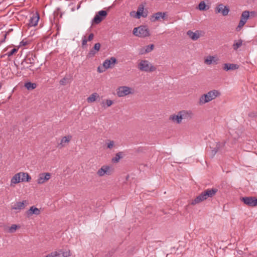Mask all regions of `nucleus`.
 <instances>
[{
  "mask_svg": "<svg viewBox=\"0 0 257 257\" xmlns=\"http://www.w3.org/2000/svg\"><path fill=\"white\" fill-rule=\"evenodd\" d=\"M28 216H31L33 214L39 215L40 214V210L34 206H32L27 211Z\"/></svg>",
  "mask_w": 257,
  "mask_h": 257,
  "instance_id": "23",
  "label": "nucleus"
},
{
  "mask_svg": "<svg viewBox=\"0 0 257 257\" xmlns=\"http://www.w3.org/2000/svg\"><path fill=\"white\" fill-rule=\"evenodd\" d=\"M72 139V136L70 135H68L67 136H65L62 138L61 141V143L59 144L61 146V147H63L65 146V143H68Z\"/></svg>",
  "mask_w": 257,
  "mask_h": 257,
  "instance_id": "26",
  "label": "nucleus"
},
{
  "mask_svg": "<svg viewBox=\"0 0 257 257\" xmlns=\"http://www.w3.org/2000/svg\"><path fill=\"white\" fill-rule=\"evenodd\" d=\"M217 191L218 189L217 188H213L206 189L202 192V193H203L204 198L206 200L208 198H212L215 196Z\"/></svg>",
  "mask_w": 257,
  "mask_h": 257,
  "instance_id": "12",
  "label": "nucleus"
},
{
  "mask_svg": "<svg viewBox=\"0 0 257 257\" xmlns=\"http://www.w3.org/2000/svg\"><path fill=\"white\" fill-rule=\"evenodd\" d=\"M5 56V55H0V58H3Z\"/></svg>",
  "mask_w": 257,
  "mask_h": 257,
  "instance_id": "52",
  "label": "nucleus"
},
{
  "mask_svg": "<svg viewBox=\"0 0 257 257\" xmlns=\"http://www.w3.org/2000/svg\"><path fill=\"white\" fill-rule=\"evenodd\" d=\"M72 76L71 75L65 76L60 81L59 83L61 85H65L66 84L70 82Z\"/></svg>",
  "mask_w": 257,
  "mask_h": 257,
  "instance_id": "28",
  "label": "nucleus"
},
{
  "mask_svg": "<svg viewBox=\"0 0 257 257\" xmlns=\"http://www.w3.org/2000/svg\"><path fill=\"white\" fill-rule=\"evenodd\" d=\"M138 68L140 71L147 72H152L156 70V67L146 60H141L138 64Z\"/></svg>",
  "mask_w": 257,
  "mask_h": 257,
  "instance_id": "2",
  "label": "nucleus"
},
{
  "mask_svg": "<svg viewBox=\"0 0 257 257\" xmlns=\"http://www.w3.org/2000/svg\"><path fill=\"white\" fill-rule=\"evenodd\" d=\"M218 151V150H217V149H216L215 147L213 148V149H212L211 151V157H213Z\"/></svg>",
  "mask_w": 257,
  "mask_h": 257,
  "instance_id": "45",
  "label": "nucleus"
},
{
  "mask_svg": "<svg viewBox=\"0 0 257 257\" xmlns=\"http://www.w3.org/2000/svg\"><path fill=\"white\" fill-rule=\"evenodd\" d=\"M34 63L35 60L33 58L32 55H31V57L30 55H27L21 63L22 66L21 69L23 70L28 69L30 67L28 65L29 64L34 65Z\"/></svg>",
  "mask_w": 257,
  "mask_h": 257,
  "instance_id": "6",
  "label": "nucleus"
},
{
  "mask_svg": "<svg viewBox=\"0 0 257 257\" xmlns=\"http://www.w3.org/2000/svg\"><path fill=\"white\" fill-rule=\"evenodd\" d=\"M21 182L20 179V173H18L15 175L11 179V186L13 185V184H17Z\"/></svg>",
  "mask_w": 257,
  "mask_h": 257,
  "instance_id": "27",
  "label": "nucleus"
},
{
  "mask_svg": "<svg viewBox=\"0 0 257 257\" xmlns=\"http://www.w3.org/2000/svg\"><path fill=\"white\" fill-rule=\"evenodd\" d=\"M107 15V13L106 11L101 10L99 11L92 20V24H99L106 17Z\"/></svg>",
  "mask_w": 257,
  "mask_h": 257,
  "instance_id": "7",
  "label": "nucleus"
},
{
  "mask_svg": "<svg viewBox=\"0 0 257 257\" xmlns=\"http://www.w3.org/2000/svg\"><path fill=\"white\" fill-rule=\"evenodd\" d=\"M218 151V150H217V149H216L215 147L213 148V149H212L211 151V157H213Z\"/></svg>",
  "mask_w": 257,
  "mask_h": 257,
  "instance_id": "46",
  "label": "nucleus"
},
{
  "mask_svg": "<svg viewBox=\"0 0 257 257\" xmlns=\"http://www.w3.org/2000/svg\"><path fill=\"white\" fill-rule=\"evenodd\" d=\"M113 172V169L110 166L103 165L98 169L97 175L99 177H103L105 175H111Z\"/></svg>",
  "mask_w": 257,
  "mask_h": 257,
  "instance_id": "4",
  "label": "nucleus"
},
{
  "mask_svg": "<svg viewBox=\"0 0 257 257\" xmlns=\"http://www.w3.org/2000/svg\"><path fill=\"white\" fill-rule=\"evenodd\" d=\"M106 144L107 145V148L111 149L113 147L114 142L113 141L107 140Z\"/></svg>",
  "mask_w": 257,
  "mask_h": 257,
  "instance_id": "38",
  "label": "nucleus"
},
{
  "mask_svg": "<svg viewBox=\"0 0 257 257\" xmlns=\"http://www.w3.org/2000/svg\"><path fill=\"white\" fill-rule=\"evenodd\" d=\"M239 66L237 64H230V63H225L223 65V69L227 71L228 70H233L238 69Z\"/></svg>",
  "mask_w": 257,
  "mask_h": 257,
  "instance_id": "22",
  "label": "nucleus"
},
{
  "mask_svg": "<svg viewBox=\"0 0 257 257\" xmlns=\"http://www.w3.org/2000/svg\"><path fill=\"white\" fill-rule=\"evenodd\" d=\"M97 52L98 51H96L94 49V48H92L90 50V51L87 55V58H90L94 57Z\"/></svg>",
  "mask_w": 257,
  "mask_h": 257,
  "instance_id": "36",
  "label": "nucleus"
},
{
  "mask_svg": "<svg viewBox=\"0 0 257 257\" xmlns=\"http://www.w3.org/2000/svg\"><path fill=\"white\" fill-rule=\"evenodd\" d=\"M240 200L249 207L257 206V198L255 197H241Z\"/></svg>",
  "mask_w": 257,
  "mask_h": 257,
  "instance_id": "5",
  "label": "nucleus"
},
{
  "mask_svg": "<svg viewBox=\"0 0 257 257\" xmlns=\"http://www.w3.org/2000/svg\"><path fill=\"white\" fill-rule=\"evenodd\" d=\"M180 114L181 115L182 120L183 119L189 120L193 118V113L190 110H181L180 111Z\"/></svg>",
  "mask_w": 257,
  "mask_h": 257,
  "instance_id": "15",
  "label": "nucleus"
},
{
  "mask_svg": "<svg viewBox=\"0 0 257 257\" xmlns=\"http://www.w3.org/2000/svg\"><path fill=\"white\" fill-rule=\"evenodd\" d=\"M40 19L38 14L36 15H34L29 20L28 25L29 27L36 26L37 25L38 21Z\"/></svg>",
  "mask_w": 257,
  "mask_h": 257,
  "instance_id": "20",
  "label": "nucleus"
},
{
  "mask_svg": "<svg viewBox=\"0 0 257 257\" xmlns=\"http://www.w3.org/2000/svg\"><path fill=\"white\" fill-rule=\"evenodd\" d=\"M25 86L28 90H33L36 88L37 84L34 83H32L31 82H26L25 84Z\"/></svg>",
  "mask_w": 257,
  "mask_h": 257,
  "instance_id": "32",
  "label": "nucleus"
},
{
  "mask_svg": "<svg viewBox=\"0 0 257 257\" xmlns=\"http://www.w3.org/2000/svg\"><path fill=\"white\" fill-rule=\"evenodd\" d=\"M205 198L203 195V193L202 192L200 194L197 196L194 199L192 200L190 203L192 205H195L197 204H199L200 202L205 200Z\"/></svg>",
  "mask_w": 257,
  "mask_h": 257,
  "instance_id": "19",
  "label": "nucleus"
},
{
  "mask_svg": "<svg viewBox=\"0 0 257 257\" xmlns=\"http://www.w3.org/2000/svg\"><path fill=\"white\" fill-rule=\"evenodd\" d=\"M144 5L143 4H141L138 8L137 12L136 14L135 17L137 19H140L141 17H143V18H146L147 17L148 12H145L144 11Z\"/></svg>",
  "mask_w": 257,
  "mask_h": 257,
  "instance_id": "13",
  "label": "nucleus"
},
{
  "mask_svg": "<svg viewBox=\"0 0 257 257\" xmlns=\"http://www.w3.org/2000/svg\"><path fill=\"white\" fill-rule=\"evenodd\" d=\"M246 22L243 21V20L240 19L238 25L236 28L237 30L238 31V28L242 27L244 26V25L246 23Z\"/></svg>",
  "mask_w": 257,
  "mask_h": 257,
  "instance_id": "40",
  "label": "nucleus"
},
{
  "mask_svg": "<svg viewBox=\"0 0 257 257\" xmlns=\"http://www.w3.org/2000/svg\"><path fill=\"white\" fill-rule=\"evenodd\" d=\"M242 44V40L240 39L238 41H234L232 47L234 50H237Z\"/></svg>",
  "mask_w": 257,
  "mask_h": 257,
  "instance_id": "33",
  "label": "nucleus"
},
{
  "mask_svg": "<svg viewBox=\"0 0 257 257\" xmlns=\"http://www.w3.org/2000/svg\"><path fill=\"white\" fill-rule=\"evenodd\" d=\"M133 34L137 37L145 38L150 35V31L147 26L141 25L135 28L133 31Z\"/></svg>",
  "mask_w": 257,
  "mask_h": 257,
  "instance_id": "3",
  "label": "nucleus"
},
{
  "mask_svg": "<svg viewBox=\"0 0 257 257\" xmlns=\"http://www.w3.org/2000/svg\"><path fill=\"white\" fill-rule=\"evenodd\" d=\"M166 15V12H157L151 16L150 20L152 22H155L159 21L161 18L165 19Z\"/></svg>",
  "mask_w": 257,
  "mask_h": 257,
  "instance_id": "14",
  "label": "nucleus"
},
{
  "mask_svg": "<svg viewBox=\"0 0 257 257\" xmlns=\"http://www.w3.org/2000/svg\"><path fill=\"white\" fill-rule=\"evenodd\" d=\"M113 103V101L110 99H107L106 101V104L107 106L109 107L111 106Z\"/></svg>",
  "mask_w": 257,
  "mask_h": 257,
  "instance_id": "47",
  "label": "nucleus"
},
{
  "mask_svg": "<svg viewBox=\"0 0 257 257\" xmlns=\"http://www.w3.org/2000/svg\"><path fill=\"white\" fill-rule=\"evenodd\" d=\"M187 35L193 41L198 40L200 37V32L199 31L193 32L191 30H189L187 32Z\"/></svg>",
  "mask_w": 257,
  "mask_h": 257,
  "instance_id": "17",
  "label": "nucleus"
},
{
  "mask_svg": "<svg viewBox=\"0 0 257 257\" xmlns=\"http://www.w3.org/2000/svg\"><path fill=\"white\" fill-rule=\"evenodd\" d=\"M169 119L174 122H176L177 124H180L182 122L181 115L180 114V111L178 112L177 114L171 115Z\"/></svg>",
  "mask_w": 257,
  "mask_h": 257,
  "instance_id": "18",
  "label": "nucleus"
},
{
  "mask_svg": "<svg viewBox=\"0 0 257 257\" xmlns=\"http://www.w3.org/2000/svg\"><path fill=\"white\" fill-rule=\"evenodd\" d=\"M27 44H28L27 42H24V41H22L20 43V45L21 46H26L27 45Z\"/></svg>",
  "mask_w": 257,
  "mask_h": 257,
  "instance_id": "50",
  "label": "nucleus"
},
{
  "mask_svg": "<svg viewBox=\"0 0 257 257\" xmlns=\"http://www.w3.org/2000/svg\"><path fill=\"white\" fill-rule=\"evenodd\" d=\"M220 95V92L216 90L209 91L206 94L202 95L199 99L200 104H205L215 99Z\"/></svg>",
  "mask_w": 257,
  "mask_h": 257,
  "instance_id": "1",
  "label": "nucleus"
},
{
  "mask_svg": "<svg viewBox=\"0 0 257 257\" xmlns=\"http://www.w3.org/2000/svg\"><path fill=\"white\" fill-rule=\"evenodd\" d=\"M21 182H29L31 179V176L27 173H20Z\"/></svg>",
  "mask_w": 257,
  "mask_h": 257,
  "instance_id": "24",
  "label": "nucleus"
},
{
  "mask_svg": "<svg viewBox=\"0 0 257 257\" xmlns=\"http://www.w3.org/2000/svg\"><path fill=\"white\" fill-rule=\"evenodd\" d=\"M209 8V6L206 5L205 2L202 1L200 2L197 8L200 11H205L208 10Z\"/></svg>",
  "mask_w": 257,
  "mask_h": 257,
  "instance_id": "25",
  "label": "nucleus"
},
{
  "mask_svg": "<svg viewBox=\"0 0 257 257\" xmlns=\"http://www.w3.org/2000/svg\"><path fill=\"white\" fill-rule=\"evenodd\" d=\"M215 12L216 14L221 13L223 16H226L229 12V9L228 7L220 4L216 7Z\"/></svg>",
  "mask_w": 257,
  "mask_h": 257,
  "instance_id": "9",
  "label": "nucleus"
},
{
  "mask_svg": "<svg viewBox=\"0 0 257 257\" xmlns=\"http://www.w3.org/2000/svg\"><path fill=\"white\" fill-rule=\"evenodd\" d=\"M115 250L112 249L111 250L109 251L105 256V257H110L111 256L113 253H114Z\"/></svg>",
  "mask_w": 257,
  "mask_h": 257,
  "instance_id": "44",
  "label": "nucleus"
},
{
  "mask_svg": "<svg viewBox=\"0 0 257 257\" xmlns=\"http://www.w3.org/2000/svg\"><path fill=\"white\" fill-rule=\"evenodd\" d=\"M117 63V60L115 57H112L110 59H106L103 63V66L105 69L112 68Z\"/></svg>",
  "mask_w": 257,
  "mask_h": 257,
  "instance_id": "10",
  "label": "nucleus"
},
{
  "mask_svg": "<svg viewBox=\"0 0 257 257\" xmlns=\"http://www.w3.org/2000/svg\"><path fill=\"white\" fill-rule=\"evenodd\" d=\"M18 228H20L19 226L16 224H13L9 229V232L14 233L16 231Z\"/></svg>",
  "mask_w": 257,
  "mask_h": 257,
  "instance_id": "37",
  "label": "nucleus"
},
{
  "mask_svg": "<svg viewBox=\"0 0 257 257\" xmlns=\"http://www.w3.org/2000/svg\"><path fill=\"white\" fill-rule=\"evenodd\" d=\"M28 204L26 200H24L22 202H17L12 207L13 209L15 210H21L25 208L26 204Z\"/></svg>",
  "mask_w": 257,
  "mask_h": 257,
  "instance_id": "21",
  "label": "nucleus"
},
{
  "mask_svg": "<svg viewBox=\"0 0 257 257\" xmlns=\"http://www.w3.org/2000/svg\"><path fill=\"white\" fill-rule=\"evenodd\" d=\"M218 59L215 56H208L204 59V63L207 65L217 64Z\"/></svg>",
  "mask_w": 257,
  "mask_h": 257,
  "instance_id": "16",
  "label": "nucleus"
},
{
  "mask_svg": "<svg viewBox=\"0 0 257 257\" xmlns=\"http://www.w3.org/2000/svg\"><path fill=\"white\" fill-rule=\"evenodd\" d=\"M154 45L151 44V45H148L146 47V48L144 50H141V53L144 54V53H149V52H151L154 49Z\"/></svg>",
  "mask_w": 257,
  "mask_h": 257,
  "instance_id": "31",
  "label": "nucleus"
},
{
  "mask_svg": "<svg viewBox=\"0 0 257 257\" xmlns=\"http://www.w3.org/2000/svg\"><path fill=\"white\" fill-rule=\"evenodd\" d=\"M98 71L99 73L102 72V71H101V70H100V67H98Z\"/></svg>",
  "mask_w": 257,
  "mask_h": 257,
  "instance_id": "51",
  "label": "nucleus"
},
{
  "mask_svg": "<svg viewBox=\"0 0 257 257\" xmlns=\"http://www.w3.org/2000/svg\"><path fill=\"white\" fill-rule=\"evenodd\" d=\"M94 38V34L93 33H91L88 37V39H87L88 41H91L93 40Z\"/></svg>",
  "mask_w": 257,
  "mask_h": 257,
  "instance_id": "48",
  "label": "nucleus"
},
{
  "mask_svg": "<svg viewBox=\"0 0 257 257\" xmlns=\"http://www.w3.org/2000/svg\"><path fill=\"white\" fill-rule=\"evenodd\" d=\"M254 12H251V14H254Z\"/></svg>",
  "mask_w": 257,
  "mask_h": 257,
  "instance_id": "53",
  "label": "nucleus"
},
{
  "mask_svg": "<svg viewBox=\"0 0 257 257\" xmlns=\"http://www.w3.org/2000/svg\"><path fill=\"white\" fill-rule=\"evenodd\" d=\"M256 115V113L254 112H251L248 113V116L251 117H254Z\"/></svg>",
  "mask_w": 257,
  "mask_h": 257,
  "instance_id": "49",
  "label": "nucleus"
},
{
  "mask_svg": "<svg viewBox=\"0 0 257 257\" xmlns=\"http://www.w3.org/2000/svg\"><path fill=\"white\" fill-rule=\"evenodd\" d=\"M18 50V49L13 48L10 52H8L7 55H8L9 57H10L16 53Z\"/></svg>",
  "mask_w": 257,
  "mask_h": 257,
  "instance_id": "39",
  "label": "nucleus"
},
{
  "mask_svg": "<svg viewBox=\"0 0 257 257\" xmlns=\"http://www.w3.org/2000/svg\"><path fill=\"white\" fill-rule=\"evenodd\" d=\"M50 177L51 174L50 173H41L39 174V177L37 179V183L39 184H43L49 180L50 178Z\"/></svg>",
  "mask_w": 257,
  "mask_h": 257,
  "instance_id": "11",
  "label": "nucleus"
},
{
  "mask_svg": "<svg viewBox=\"0 0 257 257\" xmlns=\"http://www.w3.org/2000/svg\"><path fill=\"white\" fill-rule=\"evenodd\" d=\"M98 97L99 95L97 93H93L87 98V101L89 103H91L94 102Z\"/></svg>",
  "mask_w": 257,
  "mask_h": 257,
  "instance_id": "30",
  "label": "nucleus"
},
{
  "mask_svg": "<svg viewBox=\"0 0 257 257\" xmlns=\"http://www.w3.org/2000/svg\"><path fill=\"white\" fill-rule=\"evenodd\" d=\"M123 153L119 152L115 154V156L111 159V162L113 163H117L119 162V160L122 158Z\"/></svg>",
  "mask_w": 257,
  "mask_h": 257,
  "instance_id": "29",
  "label": "nucleus"
},
{
  "mask_svg": "<svg viewBox=\"0 0 257 257\" xmlns=\"http://www.w3.org/2000/svg\"><path fill=\"white\" fill-rule=\"evenodd\" d=\"M132 89L127 86H120L117 89V95L118 97H123L133 92L131 91Z\"/></svg>",
  "mask_w": 257,
  "mask_h": 257,
  "instance_id": "8",
  "label": "nucleus"
},
{
  "mask_svg": "<svg viewBox=\"0 0 257 257\" xmlns=\"http://www.w3.org/2000/svg\"><path fill=\"white\" fill-rule=\"evenodd\" d=\"M87 40L86 39V36H84L82 38V47L83 48H85V46L87 45Z\"/></svg>",
  "mask_w": 257,
  "mask_h": 257,
  "instance_id": "41",
  "label": "nucleus"
},
{
  "mask_svg": "<svg viewBox=\"0 0 257 257\" xmlns=\"http://www.w3.org/2000/svg\"><path fill=\"white\" fill-rule=\"evenodd\" d=\"M249 17V12L247 11H243L241 16V20L246 22Z\"/></svg>",
  "mask_w": 257,
  "mask_h": 257,
  "instance_id": "35",
  "label": "nucleus"
},
{
  "mask_svg": "<svg viewBox=\"0 0 257 257\" xmlns=\"http://www.w3.org/2000/svg\"><path fill=\"white\" fill-rule=\"evenodd\" d=\"M100 44L99 43H97L95 44L94 47L93 48H94V50H95L96 51H99L100 48Z\"/></svg>",
  "mask_w": 257,
  "mask_h": 257,
  "instance_id": "43",
  "label": "nucleus"
},
{
  "mask_svg": "<svg viewBox=\"0 0 257 257\" xmlns=\"http://www.w3.org/2000/svg\"><path fill=\"white\" fill-rule=\"evenodd\" d=\"M224 144H225V142L224 143H223L222 144H221L220 143H216V146H215V148L217 149L218 150H219V149L221 148H222V147H223L224 146Z\"/></svg>",
  "mask_w": 257,
  "mask_h": 257,
  "instance_id": "42",
  "label": "nucleus"
},
{
  "mask_svg": "<svg viewBox=\"0 0 257 257\" xmlns=\"http://www.w3.org/2000/svg\"><path fill=\"white\" fill-rule=\"evenodd\" d=\"M57 253L59 254V256L58 257H60L61 255L64 257H68L70 255V252L69 250L68 251H63V250H60Z\"/></svg>",
  "mask_w": 257,
  "mask_h": 257,
  "instance_id": "34",
  "label": "nucleus"
}]
</instances>
